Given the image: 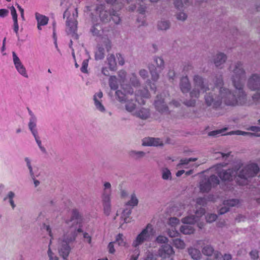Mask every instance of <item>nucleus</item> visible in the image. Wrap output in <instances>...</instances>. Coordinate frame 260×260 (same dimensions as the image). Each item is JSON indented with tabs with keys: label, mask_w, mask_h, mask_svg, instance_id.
<instances>
[{
	"label": "nucleus",
	"mask_w": 260,
	"mask_h": 260,
	"mask_svg": "<svg viewBox=\"0 0 260 260\" xmlns=\"http://www.w3.org/2000/svg\"><path fill=\"white\" fill-rule=\"evenodd\" d=\"M138 204V199L135 193L131 196L130 200L126 203V205L131 207L136 206Z\"/></svg>",
	"instance_id": "obj_39"
},
{
	"label": "nucleus",
	"mask_w": 260,
	"mask_h": 260,
	"mask_svg": "<svg viewBox=\"0 0 260 260\" xmlns=\"http://www.w3.org/2000/svg\"><path fill=\"white\" fill-rule=\"evenodd\" d=\"M35 18L37 22V28L39 30H41L42 26L46 25L48 23V17L38 12L35 13Z\"/></svg>",
	"instance_id": "obj_25"
},
{
	"label": "nucleus",
	"mask_w": 260,
	"mask_h": 260,
	"mask_svg": "<svg viewBox=\"0 0 260 260\" xmlns=\"http://www.w3.org/2000/svg\"><path fill=\"white\" fill-rule=\"evenodd\" d=\"M111 185L108 182L104 183L101 196L102 203L105 214L109 215L111 211Z\"/></svg>",
	"instance_id": "obj_11"
},
{
	"label": "nucleus",
	"mask_w": 260,
	"mask_h": 260,
	"mask_svg": "<svg viewBox=\"0 0 260 260\" xmlns=\"http://www.w3.org/2000/svg\"><path fill=\"white\" fill-rule=\"evenodd\" d=\"M162 178L164 180L171 179V173L168 168H165L162 169Z\"/></svg>",
	"instance_id": "obj_44"
},
{
	"label": "nucleus",
	"mask_w": 260,
	"mask_h": 260,
	"mask_svg": "<svg viewBox=\"0 0 260 260\" xmlns=\"http://www.w3.org/2000/svg\"><path fill=\"white\" fill-rule=\"evenodd\" d=\"M197 160L196 158H190L181 159L180 162L177 165L178 168H197L200 165V164L193 163Z\"/></svg>",
	"instance_id": "obj_23"
},
{
	"label": "nucleus",
	"mask_w": 260,
	"mask_h": 260,
	"mask_svg": "<svg viewBox=\"0 0 260 260\" xmlns=\"http://www.w3.org/2000/svg\"><path fill=\"white\" fill-rule=\"evenodd\" d=\"M11 13L13 20V29L17 36H18L19 25L17 20V14L15 8L13 6L10 7Z\"/></svg>",
	"instance_id": "obj_29"
},
{
	"label": "nucleus",
	"mask_w": 260,
	"mask_h": 260,
	"mask_svg": "<svg viewBox=\"0 0 260 260\" xmlns=\"http://www.w3.org/2000/svg\"><path fill=\"white\" fill-rule=\"evenodd\" d=\"M230 70L232 73V81L235 91L232 92L223 86L221 77L217 78L215 86L205 95V102L209 106L217 108L221 104L228 106H241L246 103V94L243 91V83L245 75L241 62L231 65Z\"/></svg>",
	"instance_id": "obj_1"
},
{
	"label": "nucleus",
	"mask_w": 260,
	"mask_h": 260,
	"mask_svg": "<svg viewBox=\"0 0 260 260\" xmlns=\"http://www.w3.org/2000/svg\"><path fill=\"white\" fill-rule=\"evenodd\" d=\"M158 29L160 30H166L170 27V23L168 21L163 20L159 21L157 24Z\"/></svg>",
	"instance_id": "obj_41"
},
{
	"label": "nucleus",
	"mask_w": 260,
	"mask_h": 260,
	"mask_svg": "<svg viewBox=\"0 0 260 260\" xmlns=\"http://www.w3.org/2000/svg\"><path fill=\"white\" fill-rule=\"evenodd\" d=\"M116 57L118 58L119 64L120 65H123L124 63V61L121 55L117 54Z\"/></svg>",
	"instance_id": "obj_62"
},
{
	"label": "nucleus",
	"mask_w": 260,
	"mask_h": 260,
	"mask_svg": "<svg viewBox=\"0 0 260 260\" xmlns=\"http://www.w3.org/2000/svg\"><path fill=\"white\" fill-rule=\"evenodd\" d=\"M81 221V215L79 211L75 209L72 211L71 217L64 221L63 235L57 241L58 253L64 259L67 260L72 249L71 244L75 241L77 233L82 232L81 227L78 226Z\"/></svg>",
	"instance_id": "obj_3"
},
{
	"label": "nucleus",
	"mask_w": 260,
	"mask_h": 260,
	"mask_svg": "<svg viewBox=\"0 0 260 260\" xmlns=\"http://www.w3.org/2000/svg\"><path fill=\"white\" fill-rule=\"evenodd\" d=\"M143 145L158 146L162 145V141L159 138H146L143 140Z\"/></svg>",
	"instance_id": "obj_26"
},
{
	"label": "nucleus",
	"mask_w": 260,
	"mask_h": 260,
	"mask_svg": "<svg viewBox=\"0 0 260 260\" xmlns=\"http://www.w3.org/2000/svg\"><path fill=\"white\" fill-rule=\"evenodd\" d=\"M179 223V220L176 217L171 218L169 219L168 224L171 226V229H169L167 233L170 237H175L179 235V232L176 229V227Z\"/></svg>",
	"instance_id": "obj_22"
},
{
	"label": "nucleus",
	"mask_w": 260,
	"mask_h": 260,
	"mask_svg": "<svg viewBox=\"0 0 260 260\" xmlns=\"http://www.w3.org/2000/svg\"><path fill=\"white\" fill-rule=\"evenodd\" d=\"M24 160L29 170L30 175L31 176V178H34L36 176V175L33 172L32 168L31 165V160L28 157H25L24 158Z\"/></svg>",
	"instance_id": "obj_43"
},
{
	"label": "nucleus",
	"mask_w": 260,
	"mask_h": 260,
	"mask_svg": "<svg viewBox=\"0 0 260 260\" xmlns=\"http://www.w3.org/2000/svg\"><path fill=\"white\" fill-rule=\"evenodd\" d=\"M175 74L173 70H170L168 74V77L170 79H173V77L175 76Z\"/></svg>",
	"instance_id": "obj_63"
},
{
	"label": "nucleus",
	"mask_w": 260,
	"mask_h": 260,
	"mask_svg": "<svg viewBox=\"0 0 260 260\" xmlns=\"http://www.w3.org/2000/svg\"><path fill=\"white\" fill-rule=\"evenodd\" d=\"M248 86L253 90H260V76L257 74H253L249 79Z\"/></svg>",
	"instance_id": "obj_24"
},
{
	"label": "nucleus",
	"mask_w": 260,
	"mask_h": 260,
	"mask_svg": "<svg viewBox=\"0 0 260 260\" xmlns=\"http://www.w3.org/2000/svg\"><path fill=\"white\" fill-rule=\"evenodd\" d=\"M116 96L119 102L125 103V108L126 110L134 115L135 112L138 108L136 102L139 105H144L145 100L149 98V94L146 89H144L143 91H138L135 95L133 93L131 95L129 93L123 92L120 90H117L116 91Z\"/></svg>",
	"instance_id": "obj_6"
},
{
	"label": "nucleus",
	"mask_w": 260,
	"mask_h": 260,
	"mask_svg": "<svg viewBox=\"0 0 260 260\" xmlns=\"http://www.w3.org/2000/svg\"><path fill=\"white\" fill-rule=\"evenodd\" d=\"M44 229L47 231L50 237L48 249L47 251L49 260H58V257L52 251V245L56 238V235L59 232L57 226L54 224H52L51 226L45 225Z\"/></svg>",
	"instance_id": "obj_14"
},
{
	"label": "nucleus",
	"mask_w": 260,
	"mask_h": 260,
	"mask_svg": "<svg viewBox=\"0 0 260 260\" xmlns=\"http://www.w3.org/2000/svg\"><path fill=\"white\" fill-rule=\"evenodd\" d=\"M225 165L224 163L217 164L211 168L210 171L217 174L222 181L234 182L240 185L247 184L259 171L258 166L254 163L248 164L241 170H239L240 163L236 164L232 170L226 171L223 169Z\"/></svg>",
	"instance_id": "obj_2"
},
{
	"label": "nucleus",
	"mask_w": 260,
	"mask_h": 260,
	"mask_svg": "<svg viewBox=\"0 0 260 260\" xmlns=\"http://www.w3.org/2000/svg\"><path fill=\"white\" fill-rule=\"evenodd\" d=\"M88 66V59H84L82 63V67L81 68V71L83 73H87L88 70L87 68Z\"/></svg>",
	"instance_id": "obj_48"
},
{
	"label": "nucleus",
	"mask_w": 260,
	"mask_h": 260,
	"mask_svg": "<svg viewBox=\"0 0 260 260\" xmlns=\"http://www.w3.org/2000/svg\"><path fill=\"white\" fill-rule=\"evenodd\" d=\"M139 75L143 79H145L148 77V72L144 69H142L139 71Z\"/></svg>",
	"instance_id": "obj_53"
},
{
	"label": "nucleus",
	"mask_w": 260,
	"mask_h": 260,
	"mask_svg": "<svg viewBox=\"0 0 260 260\" xmlns=\"http://www.w3.org/2000/svg\"><path fill=\"white\" fill-rule=\"evenodd\" d=\"M175 251L169 244H162L158 251V256L162 259H174Z\"/></svg>",
	"instance_id": "obj_16"
},
{
	"label": "nucleus",
	"mask_w": 260,
	"mask_h": 260,
	"mask_svg": "<svg viewBox=\"0 0 260 260\" xmlns=\"http://www.w3.org/2000/svg\"><path fill=\"white\" fill-rule=\"evenodd\" d=\"M107 4H111L112 5H116L119 4V3H121L122 1L126 2L127 4H131V5L128 7L129 11H134L136 8V6L135 5L134 0H106ZM114 7V6H113Z\"/></svg>",
	"instance_id": "obj_31"
},
{
	"label": "nucleus",
	"mask_w": 260,
	"mask_h": 260,
	"mask_svg": "<svg viewBox=\"0 0 260 260\" xmlns=\"http://www.w3.org/2000/svg\"><path fill=\"white\" fill-rule=\"evenodd\" d=\"M106 49L105 45L102 40H100L97 47V50L95 52V58L96 60H101L104 57V50ZM108 51L109 50H107Z\"/></svg>",
	"instance_id": "obj_27"
},
{
	"label": "nucleus",
	"mask_w": 260,
	"mask_h": 260,
	"mask_svg": "<svg viewBox=\"0 0 260 260\" xmlns=\"http://www.w3.org/2000/svg\"><path fill=\"white\" fill-rule=\"evenodd\" d=\"M134 115L141 119H146L148 118L150 115L149 110L148 109L144 108H138L136 112H135Z\"/></svg>",
	"instance_id": "obj_32"
},
{
	"label": "nucleus",
	"mask_w": 260,
	"mask_h": 260,
	"mask_svg": "<svg viewBox=\"0 0 260 260\" xmlns=\"http://www.w3.org/2000/svg\"><path fill=\"white\" fill-rule=\"evenodd\" d=\"M217 218V215L215 214H208L206 216V221L207 222H212L214 221Z\"/></svg>",
	"instance_id": "obj_49"
},
{
	"label": "nucleus",
	"mask_w": 260,
	"mask_h": 260,
	"mask_svg": "<svg viewBox=\"0 0 260 260\" xmlns=\"http://www.w3.org/2000/svg\"><path fill=\"white\" fill-rule=\"evenodd\" d=\"M248 130L252 131L254 133L246 132L242 131H234L229 133V135H237L243 136H249L250 137H260V134L258 132H260V127L256 126H251L247 128Z\"/></svg>",
	"instance_id": "obj_20"
},
{
	"label": "nucleus",
	"mask_w": 260,
	"mask_h": 260,
	"mask_svg": "<svg viewBox=\"0 0 260 260\" xmlns=\"http://www.w3.org/2000/svg\"><path fill=\"white\" fill-rule=\"evenodd\" d=\"M154 61L158 69L159 70L163 69L164 67V61L162 58L155 57L154 58Z\"/></svg>",
	"instance_id": "obj_42"
},
{
	"label": "nucleus",
	"mask_w": 260,
	"mask_h": 260,
	"mask_svg": "<svg viewBox=\"0 0 260 260\" xmlns=\"http://www.w3.org/2000/svg\"><path fill=\"white\" fill-rule=\"evenodd\" d=\"M165 94L157 95L156 99L154 102V106L156 109L160 112H167L168 110L166 103L167 102V98L165 99Z\"/></svg>",
	"instance_id": "obj_18"
},
{
	"label": "nucleus",
	"mask_w": 260,
	"mask_h": 260,
	"mask_svg": "<svg viewBox=\"0 0 260 260\" xmlns=\"http://www.w3.org/2000/svg\"><path fill=\"white\" fill-rule=\"evenodd\" d=\"M28 113L29 115V122L28 123V128L34 136L36 142L40 150L43 153H46V149L42 144L37 128V118L31 111L29 110Z\"/></svg>",
	"instance_id": "obj_12"
},
{
	"label": "nucleus",
	"mask_w": 260,
	"mask_h": 260,
	"mask_svg": "<svg viewBox=\"0 0 260 260\" xmlns=\"http://www.w3.org/2000/svg\"><path fill=\"white\" fill-rule=\"evenodd\" d=\"M12 56L13 63L17 72L24 78H28V75L27 70L15 52H13Z\"/></svg>",
	"instance_id": "obj_17"
},
{
	"label": "nucleus",
	"mask_w": 260,
	"mask_h": 260,
	"mask_svg": "<svg viewBox=\"0 0 260 260\" xmlns=\"http://www.w3.org/2000/svg\"><path fill=\"white\" fill-rule=\"evenodd\" d=\"M239 203V202L238 200L232 199L224 201V205L225 206L233 207L237 205Z\"/></svg>",
	"instance_id": "obj_45"
},
{
	"label": "nucleus",
	"mask_w": 260,
	"mask_h": 260,
	"mask_svg": "<svg viewBox=\"0 0 260 260\" xmlns=\"http://www.w3.org/2000/svg\"><path fill=\"white\" fill-rule=\"evenodd\" d=\"M144 260H157L156 256L154 255L152 252L150 251H147L146 252V256L144 258Z\"/></svg>",
	"instance_id": "obj_50"
},
{
	"label": "nucleus",
	"mask_w": 260,
	"mask_h": 260,
	"mask_svg": "<svg viewBox=\"0 0 260 260\" xmlns=\"http://www.w3.org/2000/svg\"><path fill=\"white\" fill-rule=\"evenodd\" d=\"M188 252L191 258L195 260H198L201 257L200 251L196 248L190 247L188 249Z\"/></svg>",
	"instance_id": "obj_34"
},
{
	"label": "nucleus",
	"mask_w": 260,
	"mask_h": 260,
	"mask_svg": "<svg viewBox=\"0 0 260 260\" xmlns=\"http://www.w3.org/2000/svg\"><path fill=\"white\" fill-rule=\"evenodd\" d=\"M144 152L143 151H132L131 152V155L136 158L142 157L144 155Z\"/></svg>",
	"instance_id": "obj_51"
},
{
	"label": "nucleus",
	"mask_w": 260,
	"mask_h": 260,
	"mask_svg": "<svg viewBox=\"0 0 260 260\" xmlns=\"http://www.w3.org/2000/svg\"><path fill=\"white\" fill-rule=\"evenodd\" d=\"M173 245L177 249H183L185 247V244L183 240L180 238H176L173 240Z\"/></svg>",
	"instance_id": "obj_38"
},
{
	"label": "nucleus",
	"mask_w": 260,
	"mask_h": 260,
	"mask_svg": "<svg viewBox=\"0 0 260 260\" xmlns=\"http://www.w3.org/2000/svg\"><path fill=\"white\" fill-rule=\"evenodd\" d=\"M28 113L29 115V122L28 123V128L34 136L36 142L40 150L43 153H46V149L42 144L37 128V118L31 111L29 110Z\"/></svg>",
	"instance_id": "obj_13"
},
{
	"label": "nucleus",
	"mask_w": 260,
	"mask_h": 260,
	"mask_svg": "<svg viewBox=\"0 0 260 260\" xmlns=\"http://www.w3.org/2000/svg\"><path fill=\"white\" fill-rule=\"evenodd\" d=\"M63 16L67 18L66 22L67 32L73 35H76L77 28L76 18L78 16L77 8L73 6H70L64 12Z\"/></svg>",
	"instance_id": "obj_10"
},
{
	"label": "nucleus",
	"mask_w": 260,
	"mask_h": 260,
	"mask_svg": "<svg viewBox=\"0 0 260 260\" xmlns=\"http://www.w3.org/2000/svg\"><path fill=\"white\" fill-rule=\"evenodd\" d=\"M226 59V55L222 53H218L214 59V62L217 67L223 63Z\"/></svg>",
	"instance_id": "obj_33"
},
{
	"label": "nucleus",
	"mask_w": 260,
	"mask_h": 260,
	"mask_svg": "<svg viewBox=\"0 0 260 260\" xmlns=\"http://www.w3.org/2000/svg\"><path fill=\"white\" fill-rule=\"evenodd\" d=\"M148 69L151 75V80L154 82H156L159 77L158 74L156 71V68L154 67L153 64H151L148 66Z\"/></svg>",
	"instance_id": "obj_37"
},
{
	"label": "nucleus",
	"mask_w": 260,
	"mask_h": 260,
	"mask_svg": "<svg viewBox=\"0 0 260 260\" xmlns=\"http://www.w3.org/2000/svg\"><path fill=\"white\" fill-rule=\"evenodd\" d=\"M107 61L109 66V69L110 70L114 71L116 70V62L114 55H109L107 57Z\"/></svg>",
	"instance_id": "obj_36"
},
{
	"label": "nucleus",
	"mask_w": 260,
	"mask_h": 260,
	"mask_svg": "<svg viewBox=\"0 0 260 260\" xmlns=\"http://www.w3.org/2000/svg\"><path fill=\"white\" fill-rule=\"evenodd\" d=\"M194 84V89L190 93L191 100L186 101L184 102V104L187 106H193L196 103V99L199 98L201 93H204L210 90L208 87H206L203 78L198 76L195 75L193 78Z\"/></svg>",
	"instance_id": "obj_9"
},
{
	"label": "nucleus",
	"mask_w": 260,
	"mask_h": 260,
	"mask_svg": "<svg viewBox=\"0 0 260 260\" xmlns=\"http://www.w3.org/2000/svg\"><path fill=\"white\" fill-rule=\"evenodd\" d=\"M115 242H110L108 246V250L109 253H114L115 252V249L114 248V243Z\"/></svg>",
	"instance_id": "obj_58"
},
{
	"label": "nucleus",
	"mask_w": 260,
	"mask_h": 260,
	"mask_svg": "<svg viewBox=\"0 0 260 260\" xmlns=\"http://www.w3.org/2000/svg\"><path fill=\"white\" fill-rule=\"evenodd\" d=\"M175 7L178 9H182L183 7V3L182 0H175L174 3Z\"/></svg>",
	"instance_id": "obj_55"
},
{
	"label": "nucleus",
	"mask_w": 260,
	"mask_h": 260,
	"mask_svg": "<svg viewBox=\"0 0 260 260\" xmlns=\"http://www.w3.org/2000/svg\"><path fill=\"white\" fill-rule=\"evenodd\" d=\"M15 197V193L13 191H9L7 195L4 197V201H6L7 199L9 200H13V198Z\"/></svg>",
	"instance_id": "obj_56"
},
{
	"label": "nucleus",
	"mask_w": 260,
	"mask_h": 260,
	"mask_svg": "<svg viewBox=\"0 0 260 260\" xmlns=\"http://www.w3.org/2000/svg\"><path fill=\"white\" fill-rule=\"evenodd\" d=\"M131 208L126 207L125 209L123 210L121 218L123 221L124 223H127L130 221L129 215L131 213Z\"/></svg>",
	"instance_id": "obj_35"
},
{
	"label": "nucleus",
	"mask_w": 260,
	"mask_h": 260,
	"mask_svg": "<svg viewBox=\"0 0 260 260\" xmlns=\"http://www.w3.org/2000/svg\"><path fill=\"white\" fill-rule=\"evenodd\" d=\"M221 258L219 260H221L223 258V260H230L232 258V256L230 254H225L223 256L221 255Z\"/></svg>",
	"instance_id": "obj_64"
},
{
	"label": "nucleus",
	"mask_w": 260,
	"mask_h": 260,
	"mask_svg": "<svg viewBox=\"0 0 260 260\" xmlns=\"http://www.w3.org/2000/svg\"><path fill=\"white\" fill-rule=\"evenodd\" d=\"M157 243L163 244H168V239L167 237L164 236H158L156 239Z\"/></svg>",
	"instance_id": "obj_46"
},
{
	"label": "nucleus",
	"mask_w": 260,
	"mask_h": 260,
	"mask_svg": "<svg viewBox=\"0 0 260 260\" xmlns=\"http://www.w3.org/2000/svg\"><path fill=\"white\" fill-rule=\"evenodd\" d=\"M112 12L107 11L108 7L105 5H101L96 7L95 13L99 15V19L96 16L92 17V26L90 32L94 36H96L104 43L107 50L111 48V42L108 38L109 34L107 32L103 27V24L108 22L111 18L115 24H119L120 18L118 13L113 10Z\"/></svg>",
	"instance_id": "obj_4"
},
{
	"label": "nucleus",
	"mask_w": 260,
	"mask_h": 260,
	"mask_svg": "<svg viewBox=\"0 0 260 260\" xmlns=\"http://www.w3.org/2000/svg\"><path fill=\"white\" fill-rule=\"evenodd\" d=\"M103 94L101 91H99L93 95L94 105L96 109L102 113L106 112V109L102 103Z\"/></svg>",
	"instance_id": "obj_21"
},
{
	"label": "nucleus",
	"mask_w": 260,
	"mask_h": 260,
	"mask_svg": "<svg viewBox=\"0 0 260 260\" xmlns=\"http://www.w3.org/2000/svg\"><path fill=\"white\" fill-rule=\"evenodd\" d=\"M219 183L218 178L215 175H211L210 178H205L200 182V190L202 192L209 191L212 187H214Z\"/></svg>",
	"instance_id": "obj_15"
},
{
	"label": "nucleus",
	"mask_w": 260,
	"mask_h": 260,
	"mask_svg": "<svg viewBox=\"0 0 260 260\" xmlns=\"http://www.w3.org/2000/svg\"><path fill=\"white\" fill-rule=\"evenodd\" d=\"M115 243H117L119 246H125L126 244V240L121 234L117 235Z\"/></svg>",
	"instance_id": "obj_40"
},
{
	"label": "nucleus",
	"mask_w": 260,
	"mask_h": 260,
	"mask_svg": "<svg viewBox=\"0 0 260 260\" xmlns=\"http://www.w3.org/2000/svg\"><path fill=\"white\" fill-rule=\"evenodd\" d=\"M109 84L110 88L112 90H116L118 88V85L121 86V82H120V78L118 77L117 78L115 76H111L109 79Z\"/></svg>",
	"instance_id": "obj_30"
},
{
	"label": "nucleus",
	"mask_w": 260,
	"mask_h": 260,
	"mask_svg": "<svg viewBox=\"0 0 260 260\" xmlns=\"http://www.w3.org/2000/svg\"><path fill=\"white\" fill-rule=\"evenodd\" d=\"M180 87L183 93H186L190 89V84L187 77H182L180 80Z\"/></svg>",
	"instance_id": "obj_28"
},
{
	"label": "nucleus",
	"mask_w": 260,
	"mask_h": 260,
	"mask_svg": "<svg viewBox=\"0 0 260 260\" xmlns=\"http://www.w3.org/2000/svg\"><path fill=\"white\" fill-rule=\"evenodd\" d=\"M253 100L256 103H260V93L257 92L252 96Z\"/></svg>",
	"instance_id": "obj_61"
},
{
	"label": "nucleus",
	"mask_w": 260,
	"mask_h": 260,
	"mask_svg": "<svg viewBox=\"0 0 260 260\" xmlns=\"http://www.w3.org/2000/svg\"><path fill=\"white\" fill-rule=\"evenodd\" d=\"M195 207L193 209V212L195 215H191V211L188 213L189 215L182 219V221L184 225H182L180 229V232L185 235L192 234L194 229L192 224L197 223L199 228L202 229L204 226V218L205 210L202 208L198 209V206H204L207 204V200L205 198H199L196 201H193Z\"/></svg>",
	"instance_id": "obj_5"
},
{
	"label": "nucleus",
	"mask_w": 260,
	"mask_h": 260,
	"mask_svg": "<svg viewBox=\"0 0 260 260\" xmlns=\"http://www.w3.org/2000/svg\"><path fill=\"white\" fill-rule=\"evenodd\" d=\"M177 18L179 20H184L186 18V15L183 12H180L177 14Z\"/></svg>",
	"instance_id": "obj_59"
},
{
	"label": "nucleus",
	"mask_w": 260,
	"mask_h": 260,
	"mask_svg": "<svg viewBox=\"0 0 260 260\" xmlns=\"http://www.w3.org/2000/svg\"><path fill=\"white\" fill-rule=\"evenodd\" d=\"M83 236L85 242L91 245L92 243V238L90 234L86 232H83Z\"/></svg>",
	"instance_id": "obj_47"
},
{
	"label": "nucleus",
	"mask_w": 260,
	"mask_h": 260,
	"mask_svg": "<svg viewBox=\"0 0 260 260\" xmlns=\"http://www.w3.org/2000/svg\"><path fill=\"white\" fill-rule=\"evenodd\" d=\"M138 5L139 6L138 8V11L141 14H144L146 10V6L140 4H138Z\"/></svg>",
	"instance_id": "obj_57"
},
{
	"label": "nucleus",
	"mask_w": 260,
	"mask_h": 260,
	"mask_svg": "<svg viewBox=\"0 0 260 260\" xmlns=\"http://www.w3.org/2000/svg\"><path fill=\"white\" fill-rule=\"evenodd\" d=\"M202 252L208 256L206 260H218L221 257V254L218 251H214L213 247L210 245L205 246L202 249Z\"/></svg>",
	"instance_id": "obj_19"
},
{
	"label": "nucleus",
	"mask_w": 260,
	"mask_h": 260,
	"mask_svg": "<svg viewBox=\"0 0 260 260\" xmlns=\"http://www.w3.org/2000/svg\"><path fill=\"white\" fill-rule=\"evenodd\" d=\"M118 77L120 78L121 88L124 92L129 93L131 95L134 92L133 87L136 89L140 85V82L135 73L127 75L125 71L121 70L118 73Z\"/></svg>",
	"instance_id": "obj_8"
},
{
	"label": "nucleus",
	"mask_w": 260,
	"mask_h": 260,
	"mask_svg": "<svg viewBox=\"0 0 260 260\" xmlns=\"http://www.w3.org/2000/svg\"><path fill=\"white\" fill-rule=\"evenodd\" d=\"M225 129H226L212 131L209 133V135L210 136H216L217 135H224V134L223 133L225 131Z\"/></svg>",
	"instance_id": "obj_52"
},
{
	"label": "nucleus",
	"mask_w": 260,
	"mask_h": 260,
	"mask_svg": "<svg viewBox=\"0 0 260 260\" xmlns=\"http://www.w3.org/2000/svg\"><path fill=\"white\" fill-rule=\"evenodd\" d=\"M251 258L255 259H257L258 257V252L256 250H252L250 253Z\"/></svg>",
	"instance_id": "obj_60"
},
{
	"label": "nucleus",
	"mask_w": 260,
	"mask_h": 260,
	"mask_svg": "<svg viewBox=\"0 0 260 260\" xmlns=\"http://www.w3.org/2000/svg\"><path fill=\"white\" fill-rule=\"evenodd\" d=\"M9 10L6 9H0V17L5 18L9 14Z\"/></svg>",
	"instance_id": "obj_54"
},
{
	"label": "nucleus",
	"mask_w": 260,
	"mask_h": 260,
	"mask_svg": "<svg viewBox=\"0 0 260 260\" xmlns=\"http://www.w3.org/2000/svg\"><path fill=\"white\" fill-rule=\"evenodd\" d=\"M155 231L151 224H148L146 228L137 235L134 240L132 245L136 248L134 253L132 255L131 260H137L140 254L138 247L144 242L149 241L154 235Z\"/></svg>",
	"instance_id": "obj_7"
}]
</instances>
